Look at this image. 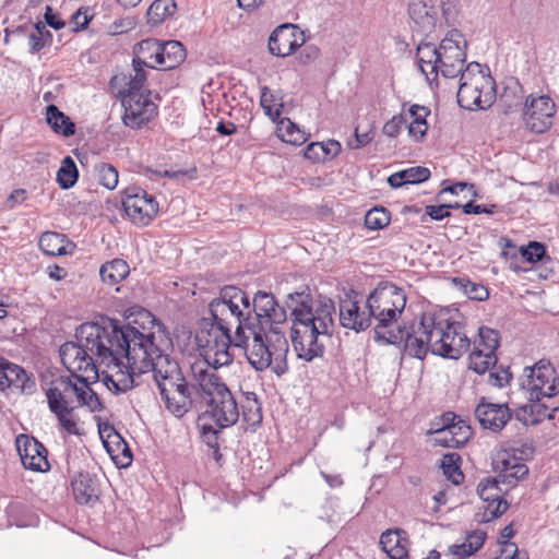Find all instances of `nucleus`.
I'll list each match as a JSON object with an SVG mask.
<instances>
[{
	"instance_id": "62",
	"label": "nucleus",
	"mask_w": 559,
	"mask_h": 559,
	"mask_svg": "<svg viewBox=\"0 0 559 559\" xmlns=\"http://www.w3.org/2000/svg\"><path fill=\"white\" fill-rule=\"evenodd\" d=\"M480 548V544L474 545L471 539H466V542L460 544V545H452L451 546V552L459 558H467L475 554Z\"/></svg>"
},
{
	"instance_id": "39",
	"label": "nucleus",
	"mask_w": 559,
	"mask_h": 559,
	"mask_svg": "<svg viewBox=\"0 0 559 559\" xmlns=\"http://www.w3.org/2000/svg\"><path fill=\"white\" fill-rule=\"evenodd\" d=\"M79 179V169L71 156H66L57 171V183L63 190L72 188Z\"/></svg>"
},
{
	"instance_id": "33",
	"label": "nucleus",
	"mask_w": 559,
	"mask_h": 559,
	"mask_svg": "<svg viewBox=\"0 0 559 559\" xmlns=\"http://www.w3.org/2000/svg\"><path fill=\"white\" fill-rule=\"evenodd\" d=\"M186 59V49L180 41L169 40L162 43L158 66L163 70H171Z\"/></svg>"
},
{
	"instance_id": "41",
	"label": "nucleus",
	"mask_w": 559,
	"mask_h": 559,
	"mask_svg": "<svg viewBox=\"0 0 559 559\" xmlns=\"http://www.w3.org/2000/svg\"><path fill=\"white\" fill-rule=\"evenodd\" d=\"M462 459L457 453H447L442 456L441 468L444 476L454 485H460L464 480V474L461 471Z\"/></svg>"
},
{
	"instance_id": "29",
	"label": "nucleus",
	"mask_w": 559,
	"mask_h": 559,
	"mask_svg": "<svg viewBox=\"0 0 559 559\" xmlns=\"http://www.w3.org/2000/svg\"><path fill=\"white\" fill-rule=\"evenodd\" d=\"M160 47L162 41L155 38L140 41L134 48L132 64L155 69V64H158Z\"/></svg>"
},
{
	"instance_id": "47",
	"label": "nucleus",
	"mask_w": 559,
	"mask_h": 559,
	"mask_svg": "<svg viewBox=\"0 0 559 559\" xmlns=\"http://www.w3.org/2000/svg\"><path fill=\"white\" fill-rule=\"evenodd\" d=\"M391 222V213L383 206H374L365 215V226L370 230H380Z\"/></svg>"
},
{
	"instance_id": "53",
	"label": "nucleus",
	"mask_w": 559,
	"mask_h": 559,
	"mask_svg": "<svg viewBox=\"0 0 559 559\" xmlns=\"http://www.w3.org/2000/svg\"><path fill=\"white\" fill-rule=\"evenodd\" d=\"M133 70L134 75L130 79L128 88L122 93L146 94L150 91L144 87L146 82V72L144 70V66L133 64Z\"/></svg>"
},
{
	"instance_id": "38",
	"label": "nucleus",
	"mask_w": 559,
	"mask_h": 559,
	"mask_svg": "<svg viewBox=\"0 0 559 559\" xmlns=\"http://www.w3.org/2000/svg\"><path fill=\"white\" fill-rule=\"evenodd\" d=\"M287 320L286 308L278 305L273 307V310H266L261 313L260 321H257V329L263 330L265 333L271 328L275 331H281L280 325L285 323Z\"/></svg>"
},
{
	"instance_id": "2",
	"label": "nucleus",
	"mask_w": 559,
	"mask_h": 559,
	"mask_svg": "<svg viewBox=\"0 0 559 559\" xmlns=\"http://www.w3.org/2000/svg\"><path fill=\"white\" fill-rule=\"evenodd\" d=\"M151 326L120 324L119 320L107 318L104 328H85L86 335L96 337L100 355L108 359V368L124 366L139 376L148 372L152 357L166 340L162 336L164 325L150 312H145ZM95 346V343L93 344Z\"/></svg>"
},
{
	"instance_id": "26",
	"label": "nucleus",
	"mask_w": 559,
	"mask_h": 559,
	"mask_svg": "<svg viewBox=\"0 0 559 559\" xmlns=\"http://www.w3.org/2000/svg\"><path fill=\"white\" fill-rule=\"evenodd\" d=\"M380 545L390 559H408V538L403 530H388L380 536Z\"/></svg>"
},
{
	"instance_id": "63",
	"label": "nucleus",
	"mask_w": 559,
	"mask_h": 559,
	"mask_svg": "<svg viewBox=\"0 0 559 559\" xmlns=\"http://www.w3.org/2000/svg\"><path fill=\"white\" fill-rule=\"evenodd\" d=\"M219 432L221 429H215L212 425L203 424L201 426V438L209 448L218 445Z\"/></svg>"
},
{
	"instance_id": "9",
	"label": "nucleus",
	"mask_w": 559,
	"mask_h": 559,
	"mask_svg": "<svg viewBox=\"0 0 559 559\" xmlns=\"http://www.w3.org/2000/svg\"><path fill=\"white\" fill-rule=\"evenodd\" d=\"M521 388L531 402H545L559 395V372L549 359H539L524 368Z\"/></svg>"
},
{
	"instance_id": "13",
	"label": "nucleus",
	"mask_w": 559,
	"mask_h": 559,
	"mask_svg": "<svg viewBox=\"0 0 559 559\" xmlns=\"http://www.w3.org/2000/svg\"><path fill=\"white\" fill-rule=\"evenodd\" d=\"M122 206L127 216L139 226L148 225L158 213L155 198L139 187L124 190Z\"/></svg>"
},
{
	"instance_id": "4",
	"label": "nucleus",
	"mask_w": 559,
	"mask_h": 559,
	"mask_svg": "<svg viewBox=\"0 0 559 559\" xmlns=\"http://www.w3.org/2000/svg\"><path fill=\"white\" fill-rule=\"evenodd\" d=\"M405 353L425 359L428 353L448 359H459L469 348L464 326L442 312H425L401 336Z\"/></svg>"
},
{
	"instance_id": "42",
	"label": "nucleus",
	"mask_w": 559,
	"mask_h": 559,
	"mask_svg": "<svg viewBox=\"0 0 559 559\" xmlns=\"http://www.w3.org/2000/svg\"><path fill=\"white\" fill-rule=\"evenodd\" d=\"M52 41V34L47 29L46 24L38 21L33 25V31L28 34V45L31 52H39L45 46Z\"/></svg>"
},
{
	"instance_id": "1",
	"label": "nucleus",
	"mask_w": 559,
	"mask_h": 559,
	"mask_svg": "<svg viewBox=\"0 0 559 559\" xmlns=\"http://www.w3.org/2000/svg\"><path fill=\"white\" fill-rule=\"evenodd\" d=\"M223 293L231 296L230 300L237 304L233 313L236 316V344L245 350L249 364L257 370L270 368L276 376H283L288 370L287 355L288 341L283 331L272 328L266 331L257 329L261 313L276 306L273 294L258 290L252 300L241 288L227 285L221 288Z\"/></svg>"
},
{
	"instance_id": "55",
	"label": "nucleus",
	"mask_w": 559,
	"mask_h": 559,
	"mask_svg": "<svg viewBox=\"0 0 559 559\" xmlns=\"http://www.w3.org/2000/svg\"><path fill=\"white\" fill-rule=\"evenodd\" d=\"M406 106H407V104L404 103L402 106L401 112L406 114L407 123L415 122L417 124H425V121H427L426 119L430 114V109L425 106H420V105H416V104L411 105L407 109H406Z\"/></svg>"
},
{
	"instance_id": "34",
	"label": "nucleus",
	"mask_w": 559,
	"mask_h": 559,
	"mask_svg": "<svg viewBox=\"0 0 559 559\" xmlns=\"http://www.w3.org/2000/svg\"><path fill=\"white\" fill-rule=\"evenodd\" d=\"M152 360L153 366L148 367V372H153L154 380L160 379V377L169 376L174 378V376H180L181 370L178 362L166 354L163 346L153 355Z\"/></svg>"
},
{
	"instance_id": "3",
	"label": "nucleus",
	"mask_w": 559,
	"mask_h": 559,
	"mask_svg": "<svg viewBox=\"0 0 559 559\" xmlns=\"http://www.w3.org/2000/svg\"><path fill=\"white\" fill-rule=\"evenodd\" d=\"M285 308L290 311V341L298 359L311 362L324 355L323 337L334 328L335 305L330 298L314 300L308 286L289 293Z\"/></svg>"
},
{
	"instance_id": "12",
	"label": "nucleus",
	"mask_w": 559,
	"mask_h": 559,
	"mask_svg": "<svg viewBox=\"0 0 559 559\" xmlns=\"http://www.w3.org/2000/svg\"><path fill=\"white\" fill-rule=\"evenodd\" d=\"M495 80L491 75H479L473 82H464L456 94L459 105L467 110L485 109L495 99Z\"/></svg>"
},
{
	"instance_id": "49",
	"label": "nucleus",
	"mask_w": 559,
	"mask_h": 559,
	"mask_svg": "<svg viewBox=\"0 0 559 559\" xmlns=\"http://www.w3.org/2000/svg\"><path fill=\"white\" fill-rule=\"evenodd\" d=\"M479 335V345L478 347L485 352H489L491 354H496L500 345V336L497 330L480 326L478 330Z\"/></svg>"
},
{
	"instance_id": "57",
	"label": "nucleus",
	"mask_w": 559,
	"mask_h": 559,
	"mask_svg": "<svg viewBox=\"0 0 559 559\" xmlns=\"http://www.w3.org/2000/svg\"><path fill=\"white\" fill-rule=\"evenodd\" d=\"M442 19L447 24H454L460 15V0H440Z\"/></svg>"
},
{
	"instance_id": "64",
	"label": "nucleus",
	"mask_w": 559,
	"mask_h": 559,
	"mask_svg": "<svg viewBox=\"0 0 559 559\" xmlns=\"http://www.w3.org/2000/svg\"><path fill=\"white\" fill-rule=\"evenodd\" d=\"M322 148L323 142H312L305 148L304 156L313 163L324 162V154L322 153Z\"/></svg>"
},
{
	"instance_id": "18",
	"label": "nucleus",
	"mask_w": 559,
	"mask_h": 559,
	"mask_svg": "<svg viewBox=\"0 0 559 559\" xmlns=\"http://www.w3.org/2000/svg\"><path fill=\"white\" fill-rule=\"evenodd\" d=\"M475 416L484 429L500 432L512 418V413L507 403H491L481 397L475 408Z\"/></svg>"
},
{
	"instance_id": "44",
	"label": "nucleus",
	"mask_w": 559,
	"mask_h": 559,
	"mask_svg": "<svg viewBox=\"0 0 559 559\" xmlns=\"http://www.w3.org/2000/svg\"><path fill=\"white\" fill-rule=\"evenodd\" d=\"M278 133L282 141L293 145H301L307 140L306 133L289 119L278 122Z\"/></svg>"
},
{
	"instance_id": "19",
	"label": "nucleus",
	"mask_w": 559,
	"mask_h": 559,
	"mask_svg": "<svg viewBox=\"0 0 559 559\" xmlns=\"http://www.w3.org/2000/svg\"><path fill=\"white\" fill-rule=\"evenodd\" d=\"M35 388V380L22 367L0 356V391L11 389L32 394Z\"/></svg>"
},
{
	"instance_id": "25",
	"label": "nucleus",
	"mask_w": 559,
	"mask_h": 559,
	"mask_svg": "<svg viewBox=\"0 0 559 559\" xmlns=\"http://www.w3.org/2000/svg\"><path fill=\"white\" fill-rule=\"evenodd\" d=\"M559 411V406H554L546 402H531L515 409V418L524 425H536L544 419H555V413Z\"/></svg>"
},
{
	"instance_id": "61",
	"label": "nucleus",
	"mask_w": 559,
	"mask_h": 559,
	"mask_svg": "<svg viewBox=\"0 0 559 559\" xmlns=\"http://www.w3.org/2000/svg\"><path fill=\"white\" fill-rule=\"evenodd\" d=\"M459 75H460V84H461L464 82H473V80H475L479 75H489V74L484 71L481 64L473 61L466 66L465 70L462 69V72L459 73Z\"/></svg>"
},
{
	"instance_id": "31",
	"label": "nucleus",
	"mask_w": 559,
	"mask_h": 559,
	"mask_svg": "<svg viewBox=\"0 0 559 559\" xmlns=\"http://www.w3.org/2000/svg\"><path fill=\"white\" fill-rule=\"evenodd\" d=\"M116 370L115 373H105L103 377L104 384L114 393H122L134 386V376H139L138 373L131 372L130 369L124 368V366H114Z\"/></svg>"
},
{
	"instance_id": "24",
	"label": "nucleus",
	"mask_w": 559,
	"mask_h": 559,
	"mask_svg": "<svg viewBox=\"0 0 559 559\" xmlns=\"http://www.w3.org/2000/svg\"><path fill=\"white\" fill-rule=\"evenodd\" d=\"M74 499L81 504H94L99 499V484L96 476L79 473L71 481Z\"/></svg>"
},
{
	"instance_id": "21",
	"label": "nucleus",
	"mask_w": 559,
	"mask_h": 559,
	"mask_svg": "<svg viewBox=\"0 0 559 559\" xmlns=\"http://www.w3.org/2000/svg\"><path fill=\"white\" fill-rule=\"evenodd\" d=\"M74 376H60L51 382L46 391L49 411H55L60 406H71V396H74V391H78V382Z\"/></svg>"
},
{
	"instance_id": "8",
	"label": "nucleus",
	"mask_w": 559,
	"mask_h": 559,
	"mask_svg": "<svg viewBox=\"0 0 559 559\" xmlns=\"http://www.w3.org/2000/svg\"><path fill=\"white\" fill-rule=\"evenodd\" d=\"M85 328H104L102 324L94 322H86L81 324L75 332V336L79 343L67 342L60 347V358L62 364L72 371L73 369L83 370L85 372L92 371L97 374L96 365L93 356L96 359L108 367V359L104 358L100 350L93 344L98 345L97 338L91 335H86Z\"/></svg>"
},
{
	"instance_id": "60",
	"label": "nucleus",
	"mask_w": 559,
	"mask_h": 559,
	"mask_svg": "<svg viewBox=\"0 0 559 559\" xmlns=\"http://www.w3.org/2000/svg\"><path fill=\"white\" fill-rule=\"evenodd\" d=\"M179 381H182V373L180 372V376H177L174 378L167 376V377H160V379H155V382L158 386L160 396H168L169 393L176 392V384H178Z\"/></svg>"
},
{
	"instance_id": "50",
	"label": "nucleus",
	"mask_w": 559,
	"mask_h": 559,
	"mask_svg": "<svg viewBox=\"0 0 559 559\" xmlns=\"http://www.w3.org/2000/svg\"><path fill=\"white\" fill-rule=\"evenodd\" d=\"M95 170L98 176L99 183L107 188L108 190H112L118 185V170L110 164L99 163L95 166Z\"/></svg>"
},
{
	"instance_id": "27",
	"label": "nucleus",
	"mask_w": 559,
	"mask_h": 559,
	"mask_svg": "<svg viewBox=\"0 0 559 559\" xmlns=\"http://www.w3.org/2000/svg\"><path fill=\"white\" fill-rule=\"evenodd\" d=\"M417 61L428 81H437L439 75L440 51L431 43H420L417 47Z\"/></svg>"
},
{
	"instance_id": "52",
	"label": "nucleus",
	"mask_w": 559,
	"mask_h": 559,
	"mask_svg": "<svg viewBox=\"0 0 559 559\" xmlns=\"http://www.w3.org/2000/svg\"><path fill=\"white\" fill-rule=\"evenodd\" d=\"M428 435L432 436L433 445L454 449L461 448L460 444L456 443V440H454L451 429H440L439 426H430Z\"/></svg>"
},
{
	"instance_id": "46",
	"label": "nucleus",
	"mask_w": 559,
	"mask_h": 559,
	"mask_svg": "<svg viewBox=\"0 0 559 559\" xmlns=\"http://www.w3.org/2000/svg\"><path fill=\"white\" fill-rule=\"evenodd\" d=\"M452 281L469 299L484 301L489 297V292L483 284L474 283L467 277H454Z\"/></svg>"
},
{
	"instance_id": "56",
	"label": "nucleus",
	"mask_w": 559,
	"mask_h": 559,
	"mask_svg": "<svg viewBox=\"0 0 559 559\" xmlns=\"http://www.w3.org/2000/svg\"><path fill=\"white\" fill-rule=\"evenodd\" d=\"M520 252L527 262L536 263L545 257L546 248L538 241H531L526 247H521Z\"/></svg>"
},
{
	"instance_id": "22",
	"label": "nucleus",
	"mask_w": 559,
	"mask_h": 559,
	"mask_svg": "<svg viewBox=\"0 0 559 559\" xmlns=\"http://www.w3.org/2000/svg\"><path fill=\"white\" fill-rule=\"evenodd\" d=\"M496 467L499 471V480L501 484L509 487H514L528 474V467L526 464L515 456H511L507 451L499 454V457L496 461Z\"/></svg>"
},
{
	"instance_id": "7",
	"label": "nucleus",
	"mask_w": 559,
	"mask_h": 559,
	"mask_svg": "<svg viewBox=\"0 0 559 559\" xmlns=\"http://www.w3.org/2000/svg\"><path fill=\"white\" fill-rule=\"evenodd\" d=\"M406 306V295L404 290L392 283H380L367 297L366 308L373 312L376 321L374 332L379 338L386 343L394 344L396 335L390 333L389 337L381 334V329L391 326L397 322V319Z\"/></svg>"
},
{
	"instance_id": "36",
	"label": "nucleus",
	"mask_w": 559,
	"mask_h": 559,
	"mask_svg": "<svg viewBox=\"0 0 559 559\" xmlns=\"http://www.w3.org/2000/svg\"><path fill=\"white\" fill-rule=\"evenodd\" d=\"M130 273L128 263L122 259H114L100 266L99 276L104 283L115 285Z\"/></svg>"
},
{
	"instance_id": "28",
	"label": "nucleus",
	"mask_w": 559,
	"mask_h": 559,
	"mask_svg": "<svg viewBox=\"0 0 559 559\" xmlns=\"http://www.w3.org/2000/svg\"><path fill=\"white\" fill-rule=\"evenodd\" d=\"M38 246L45 254L51 257L71 254L75 248L64 235L56 231H45L39 238Z\"/></svg>"
},
{
	"instance_id": "54",
	"label": "nucleus",
	"mask_w": 559,
	"mask_h": 559,
	"mask_svg": "<svg viewBox=\"0 0 559 559\" xmlns=\"http://www.w3.org/2000/svg\"><path fill=\"white\" fill-rule=\"evenodd\" d=\"M451 432L461 448L471 440L474 433L468 421L463 418H460L455 425H452Z\"/></svg>"
},
{
	"instance_id": "35",
	"label": "nucleus",
	"mask_w": 559,
	"mask_h": 559,
	"mask_svg": "<svg viewBox=\"0 0 559 559\" xmlns=\"http://www.w3.org/2000/svg\"><path fill=\"white\" fill-rule=\"evenodd\" d=\"M46 120L50 128L58 134L69 138L75 133L74 122L64 115L56 105L46 107Z\"/></svg>"
},
{
	"instance_id": "23",
	"label": "nucleus",
	"mask_w": 559,
	"mask_h": 559,
	"mask_svg": "<svg viewBox=\"0 0 559 559\" xmlns=\"http://www.w3.org/2000/svg\"><path fill=\"white\" fill-rule=\"evenodd\" d=\"M98 432L103 440L104 447L106 448L112 460L118 457L121 452L126 462H122V466H128L132 460L131 450L128 448L127 442L123 440L121 435L114 428V426L104 423L98 425Z\"/></svg>"
},
{
	"instance_id": "5",
	"label": "nucleus",
	"mask_w": 559,
	"mask_h": 559,
	"mask_svg": "<svg viewBox=\"0 0 559 559\" xmlns=\"http://www.w3.org/2000/svg\"><path fill=\"white\" fill-rule=\"evenodd\" d=\"M230 297L219 289L218 296L209 304L211 317L202 318L198 322L195 344L207 367L214 369L231 364L229 348L239 347L235 341L236 333L231 335V328L236 324L233 312L236 311L237 304Z\"/></svg>"
},
{
	"instance_id": "14",
	"label": "nucleus",
	"mask_w": 559,
	"mask_h": 559,
	"mask_svg": "<svg viewBox=\"0 0 559 559\" xmlns=\"http://www.w3.org/2000/svg\"><path fill=\"white\" fill-rule=\"evenodd\" d=\"M121 105L124 108L122 121L131 129H140L157 116L158 108L146 94L121 93Z\"/></svg>"
},
{
	"instance_id": "48",
	"label": "nucleus",
	"mask_w": 559,
	"mask_h": 559,
	"mask_svg": "<svg viewBox=\"0 0 559 559\" xmlns=\"http://www.w3.org/2000/svg\"><path fill=\"white\" fill-rule=\"evenodd\" d=\"M73 406H60L50 411L56 415L60 427L69 435L79 436L80 430L78 428L76 419L72 416Z\"/></svg>"
},
{
	"instance_id": "10",
	"label": "nucleus",
	"mask_w": 559,
	"mask_h": 559,
	"mask_svg": "<svg viewBox=\"0 0 559 559\" xmlns=\"http://www.w3.org/2000/svg\"><path fill=\"white\" fill-rule=\"evenodd\" d=\"M467 41L461 31L453 28L440 41L439 73L445 79H454L462 72L466 61Z\"/></svg>"
},
{
	"instance_id": "40",
	"label": "nucleus",
	"mask_w": 559,
	"mask_h": 559,
	"mask_svg": "<svg viewBox=\"0 0 559 559\" xmlns=\"http://www.w3.org/2000/svg\"><path fill=\"white\" fill-rule=\"evenodd\" d=\"M497 365L496 354L485 352L476 347L469 355V369L478 374H484Z\"/></svg>"
},
{
	"instance_id": "11",
	"label": "nucleus",
	"mask_w": 559,
	"mask_h": 559,
	"mask_svg": "<svg viewBox=\"0 0 559 559\" xmlns=\"http://www.w3.org/2000/svg\"><path fill=\"white\" fill-rule=\"evenodd\" d=\"M557 106L548 95L530 94L526 96L522 112L526 128L534 133H544L554 123Z\"/></svg>"
},
{
	"instance_id": "58",
	"label": "nucleus",
	"mask_w": 559,
	"mask_h": 559,
	"mask_svg": "<svg viewBox=\"0 0 559 559\" xmlns=\"http://www.w3.org/2000/svg\"><path fill=\"white\" fill-rule=\"evenodd\" d=\"M407 124V117L405 112H400L399 115L393 116L389 121H386L382 128V132L384 135L389 138H396L403 126Z\"/></svg>"
},
{
	"instance_id": "59",
	"label": "nucleus",
	"mask_w": 559,
	"mask_h": 559,
	"mask_svg": "<svg viewBox=\"0 0 559 559\" xmlns=\"http://www.w3.org/2000/svg\"><path fill=\"white\" fill-rule=\"evenodd\" d=\"M512 378V374L509 370V367L504 368L502 366H495V368H490L489 370V383L498 386L503 388L506 386Z\"/></svg>"
},
{
	"instance_id": "17",
	"label": "nucleus",
	"mask_w": 559,
	"mask_h": 559,
	"mask_svg": "<svg viewBox=\"0 0 559 559\" xmlns=\"http://www.w3.org/2000/svg\"><path fill=\"white\" fill-rule=\"evenodd\" d=\"M304 43L302 33L293 24L277 26L269 38V51L276 57H287L294 53Z\"/></svg>"
},
{
	"instance_id": "45",
	"label": "nucleus",
	"mask_w": 559,
	"mask_h": 559,
	"mask_svg": "<svg viewBox=\"0 0 559 559\" xmlns=\"http://www.w3.org/2000/svg\"><path fill=\"white\" fill-rule=\"evenodd\" d=\"M162 400L165 402L166 408L178 418L187 414L192 406L191 395L169 393L168 396H164Z\"/></svg>"
},
{
	"instance_id": "15",
	"label": "nucleus",
	"mask_w": 559,
	"mask_h": 559,
	"mask_svg": "<svg viewBox=\"0 0 559 559\" xmlns=\"http://www.w3.org/2000/svg\"><path fill=\"white\" fill-rule=\"evenodd\" d=\"M372 313L370 308H366V300L361 301L346 296L340 301V323L345 329L357 333L367 330L374 320Z\"/></svg>"
},
{
	"instance_id": "37",
	"label": "nucleus",
	"mask_w": 559,
	"mask_h": 559,
	"mask_svg": "<svg viewBox=\"0 0 559 559\" xmlns=\"http://www.w3.org/2000/svg\"><path fill=\"white\" fill-rule=\"evenodd\" d=\"M177 4L175 0H155L146 12L147 23L152 25H158L163 23L167 17L175 14Z\"/></svg>"
},
{
	"instance_id": "16",
	"label": "nucleus",
	"mask_w": 559,
	"mask_h": 559,
	"mask_svg": "<svg viewBox=\"0 0 559 559\" xmlns=\"http://www.w3.org/2000/svg\"><path fill=\"white\" fill-rule=\"evenodd\" d=\"M15 444L21 462L26 469L43 473L50 468L47 450L37 439L22 433L16 437Z\"/></svg>"
},
{
	"instance_id": "20",
	"label": "nucleus",
	"mask_w": 559,
	"mask_h": 559,
	"mask_svg": "<svg viewBox=\"0 0 559 559\" xmlns=\"http://www.w3.org/2000/svg\"><path fill=\"white\" fill-rule=\"evenodd\" d=\"M407 12L416 32L429 35L436 29L439 21L438 9L430 0H411Z\"/></svg>"
},
{
	"instance_id": "32",
	"label": "nucleus",
	"mask_w": 559,
	"mask_h": 559,
	"mask_svg": "<svg viewBox=\"0 0 559 559\" xmlns=\"http://www.w3.org/2000/svg\"><path fill=\"white\" fill-rule=\"evenodd\" d=\"M430 170L427 167L415 166L394 173L388 178L390 187L397 189L405 185H418L429 179Z\"/></svg>"
},
{
	"instance_id": "43",
	"label": "nucleus",
	"mask_w": 559,
	"mask_h": 559,
	"mask_svg": "<svg viewBox=\"0 0 559 559\" xmlns=\"http://www.w3.org/2000/svg\"><path fill=\"white\" fill-rule=\"evenodd\" d=\"M281 99L267 87L261 88L260 105L266 116L275 121L282 115L283 104Z\"/></svg>"
},
{
	"instance_id": "30",
	"label": "nucleus",
	"mask_w": 559,
	"mask_h": 559,
	"mask_svg": "<svg viewBox=\"0 0 559 559\" xmlns=\"http://www.w3.org/2000/svg\"><path fill=\"white\" fill-rule=\"evenodd\" d=\"M240 407L242 412V420L247 424L249 429L255 431L263 419L262 406L257 394L254 392H243L240 401Z\"/></svg>"
},
{
	"instance_id": "6",
	"label": "nucleus",
	"mask_w": 559,
	"mask_h": 559,
	"mask_svg": "<svg viewBox=\"0 0 559 559\" xmlns=\"http://www.w3.org/2000/svg\"><path fill=\"white\" fill-rule=\"evenodd\" d=\"M192 373L200 395L209 406L200 419L209 415L219 429L235 425L240 416L239 405L228 386L207 367L193 365Z\"/></svg>"
},
{
	"instance_id": "51",
	"label": "nucleus",
	"mask_w": 559,
	"mask_h": 559,
	"mask_svg": "<svg viewBox=\"0 0 559 559\" xmlns=\"http://www.w3.org/2000/svg\"><path fill=\"white\" fill-rule=\"evenodd\" d=\"M499 477L497 478H486L483 479L477 486V493L484 501L495 502L498 500V496L500 495Z\"/></svg>"
}]
</instances>
